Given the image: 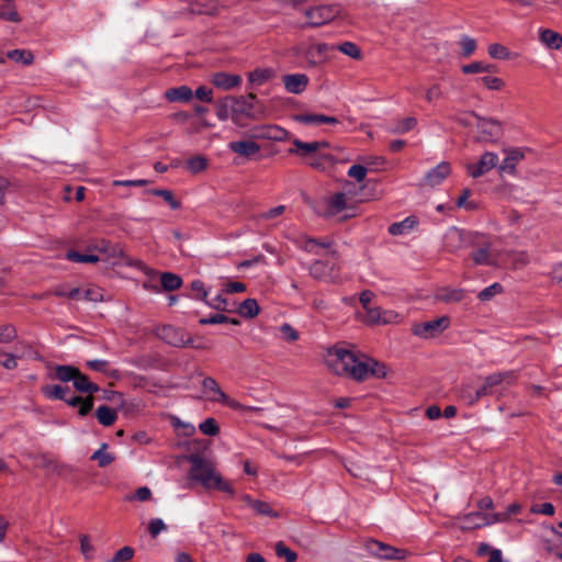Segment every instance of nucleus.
<instances>
[{
	"mask_svg": "<svg viewBox=\"0 0 562 562\" xmlns=\"http://www.w3.org/2000/svg\"><path fill=\"white\" fill-rule=\"evenodd\" d=\"M324 363L331 373L356 381H363L369 375L386 376L384 364L374 359L361 360L356 353H325Z\"/></svg>",
	"mask_w": 562,
	"mask_h": 562,
	"instance_id": "f257e3e1",
	"label": "nucleus"
},
{
	"mask_svg": "<svg viewBox=\"0 0 562 562\" xmlns=\"http://www.w3.org/2000/svg\"><path fill=\"white\" fill-rule=\"evenodd\" d=\"M188 460L191 463L189 471L190 480L198 482L206 490L214 488L231 495L235 494L231 483L225 481L217 471L214 461L200 454H191L188 457Z\"/></svg>",
	"mask_w": 562,
	"mask_h": 562,
	"instance_id": "f03ea898",
	"label": "nucleus"
},
{
	"mask_svg": "<svg viewBox=\"0 0 562 562\" xmlns=\"http://www.w3.org/2000/svg\"><path fill=\"white\" fill-rule=\"evenodd\" d=\"M330 52H334V45L328 43H299L291 48L292 55L304 60L310 68L327 63Z\"/></svg>",
	"mask_w": 562,
	"mask_h": 562,
	"instance_id": "7ed1b4c3",
	"label": "nucleus"
},
{
	"mask_svg": "<svg viewBox=\"0 0 562 562\" xmlns=\"http://www.w3.org/2000/svg\"><path fill=\"white\" fill-rule=\"evenodd\" d=\"M331 259L315 260L310 266V274L319 281L338 283L341 281L340 268L337 263L338 255L337 251H329Z\"/></svg>",
	"mask_w": 562,
	"mask_h": 562,
	"instance_id": "20e7f679",
	"label": "nucleus"
},
{
	"mask_svg": "<svg viewBox=\"0 0 562 562\" xmlns=\"http://www.w3.org/2000/svg\"><path fill=\"white\" fill-rule=\"evenodd\" d=\"M56 378L61 382L72 381L74 387L78 392L88 393V396H93V393L99 391L97 384L90 382L87 375L72 366H58L56 368Z\"/></svg>",
	"mask_w": 562,
	"mask_h": 562,
	"instance_id": "39448f33",
	"label": "nucleus"
},
{
	"mask_svg": "<svg viewBox=\"0 0 562 562\" xmlns=\"http://www.w3.org/2000/svg\"><path fill=\"white\" fill-rule=\"evenodd\" d=\"M340 14L339 5L337 4H321L304 10V15L307 22L304 27H319L330 23Z\"/></svg>",
	"mask_w": 562,
	"mask_h": 562,
	"instance_id": "423d86ee",
	"label": "nucleus"
},
{
	"mask_svg": "<svg viewBox=\"0 0 562 562\" xmlns=\"http://www.w3.org/2000/svg\"><path fill=\"white\" fill-rule=\"evenodd\" d=\"M362 323L369 326H380L397 324L401 322V315L392 310H383L379 306L368 308L364 314H359Z\"/></svg>",
	"mask_w": 562,
	"mask_h": 562,
	"instance_id": "0eeeda50",
	"label": "nucleus"
},
{
	"mask_svg": "<svg viewBox=\"0 0 562 562\" xmlns=\"http://www.w3.org/2000/svg\"><path fill=\"white\" fill-rule=\"evenodd\" d=\"M450 319L448 316H441L424 323L414 324L412 331L422 338H434L448 328Z\"/></svg>",
	"mask_w": 562,
	"mask_h": 562,
	"instance_id": "6e6552de",
	"label": "nucleus"
},
{
	"mask_svg": "<svg viewBox=\"0 0 562 562\" xmlns=\"http://www.w3.org/2000/svg\"><path fill=\"white\" fill-rule=\"evenodd\" d=\"M342 212H346L344 218L353 216V207L348 205V198L344 192L335 193L326 200V210L323 213L325 217L337 216Z\"/></svg>",
	"mask_w": 562,
	"mask_h": 562,
	"instance_id": "1a4fd4ad",
	"label": "nucleus"
},
{
	"mask_svg": "<svg viewBox=\"0 0 562 562\" xmlns=\"http://www.w3.org/2000/svg\"><path fill=\"white\" fill-rule=\"evenodd\" d=\"M498 165V156L493 151H485L476 164H468L467 171L470 177L479 178Z\"/></svg>",
	"mask_w": 562,
	"mask_h": 562,
	"instance_id": "9d476101",
	"label": "nucleus"
},
{
	"mask_svg": "<svg viewBox=\"0 0 562 562\" xmlns=\"http://www.w3.org/2000/svg\"><path fill=\"white\" fill-rule=\"evenodd\" d=\"M157 335L168 345L176 348L184 347L187 342L190 340L189 336L186 334L183 329L176 328L171 325H165L158 328Z\"/></svg>",
	"mask_w": 562,
	"mask_h": 562,
	"instance_id": "9b49d317",
	"label": "nucleus"
},
{
	"mask_svg": "<svg viewBox=\"0 0 562 562\" xmlns=\"http://www.w3.org/2000/svg\"><path fill=\"white\" fill-rule=\"evenodd\" d=\"M477 119L476 127L482 134L484 142H494L503 135L502 124L494 119H485L475 114Z\"/></svg>",
	"mask_w": 562,
	"mask_h": 562,
	"instance_id": "f8f14e48",
	"label": "nucleus"
},
{
	"mask_svg": "<svg viewBox=\"0 0 562 562\" xmlns=\"http://www.w3.org/2000/svg\"><path fill=\"white\" fill-rule=\"evenodd\" d=\"M367 547L372 554L383 559L403 560L408 555L406 550L396 549L376 540L369 541Z\"/></svg>",
	"mask_w": 562,
	"mask_h": 562,
	"instance_id": "ddd939ff",
	"label": "nucleus"
},
{
	"mask_svg": "<svg viewBox=\"0 0 562 562\" xmlns=\"http://www.w3.org/2000/svg\"><path fill=\"white\" fill-rule=\"evenodd\" d=\"M94 249L105 255V260L113 266L121 265L124 260V251L119 244L101 239L95 244Z\"/></svg>",
	"mask_w": 562,
	"mask_h": 562,
	"instance_id": "4468645a",
	"label": "nucleus"
},
{
	"mask_svg": "<svg viewBox=\"0 0 562 562\" xmlns=\"http://www.w3.org/2000/svg\"><path fill=\"white\" fill-rule=\"evenodd\" d=\"M450 173L451 165L448 161H441L426 173L424 184L429 187L439 186Z\"/></svg>",
	"mask_w": 562,
	"mask_h": 562,
	"instance_id": "2eb2a0df",
	"label": "nucleus"
},
{
	"mask_svg": "<svg viewBox=\"0 0 562 562\" xmlns=\"http://www.w3.org/2000/svg\"><path fill=\"white\" fill-rule=\"evenodd\" d=\"M282 82L288 92L300 94L307 88L310 79L305 74H291L284 75Z\"/></svg>",
	"mask_w": 562,
	"mask_h": 562,
	"instance_id": "dca6fc26",
	"label": "nucleus"
},
{
	"mask_svg": "<svg viewBox=\"0 0 562 562\" xmlns=\"http://www.w3.org/2000/svg\"><path fill=\"white\" fill-rule=\"evenodd\" d=\"M243 78L225 71H217L212 75L211 82L218 89L228 91L241 85Z\"/></svg>",
	"mask_w": 562,
	"mask_h": 562,
	"instance_id": "f3484780",
	"label": "nucleus"
},
{
	"mask_svg": "<svg viewBox=\"0 0 562 562\" xmlns=\"http://www.w3.org/2000/svg\"><path fill=\"white\" fill-rule=\"evenodd\" d=\"M228 148L233 153L248 159L258 155L261 149L260 145L254 140H234L228 143Z\"/></svg>",
	"mask_w": 562,
	"mask_h": 562,
	"instance_id": "a211bd4d",
	"label": "nucleus"
},
{
	"mask_svg": "<svg viewBox=\"0 0 562 562\" xmlns=\"http://www.w3.org/2000/svg\"><path fill=\"white\" fill-rule=\"evenodd\" d=\"M515 379L514 372L506 371L499 372L488 375L485 379L484 384L480 387L481 394L491 395L493 394V389L503 382L512 383Z\"/></svg>",
	"mask_w": 562,
	"mask_h": 562,
	"instance_id": "6ab92c4d",
	"label": "nucleus"
},
{
	"mask_svg": "<svg viewBox=\"0 0 562 562\" xmlns=\"http://www.w3.org/2000/svg\"><path fill=\"white\" fill-rule=\"evenodd\" d=\"M256 100V94L249 93L244 97H231V110L235 114L250 115L254 110V101Z\"/></svg>",
	"mask_w": 562,
	"mask_h": 562,
	"instance_id": "aec40b11",
	"label": "nucleus"
},
{
	"mask_svg": "<svg viewBox=\"0 0 562 562\" xmlns=\"http://www.w3.org/2000/svg\"><path fill=\"white\" fill-rule=\"evenodd\" d=\"M331 241L328 239H315L307 236H303L299 239V247L307 252L314 255H322L324 250L329 249Z\"/></svg>",
	"mask_w": 562,
	"mask_h": 562,
	"instance_id": "412c9836",
	"label": "nucleus"
},
{
	"mask_svg": "<svg viewBox=\"0 0 562 562\" xmlns=\"http://www.w3.org/2000/svg\"><path fill=\"white\" fill-rule=\"evenodd\" d=\"M461 528L463 530H472L488 526V514L481 512L470 513L460 518Z\"/></svg>",
	"mask_w": 562,
	"mask_h": 562,
	"instance_id": "4be33fe9",
	"label": "nucleus"
},
{
	"mask_svg": "<svg viewBox=\"0 0 562 562\" xmlns=\"http://www.w3.org/2000/svg\"><path fill=\"white\" fill-rule=\"evenodd\" d=\"M165 98L169 102H183L187 103L192 100L193 91L190 87L183 85L173 87L165 91Z\"/></svg>",
	"mask_w": 562,
	"mask_h": 562,
	"instance_id": "5701e85b",
	"label": "nucleus"
},
{
	"mask_svg": "<svg viewBox=\"0 0 562 562\" xmlns=\"http://www.w3.org/2000/svg\"><path fill=\"white\" fill-rule=\"evenodd\" d=\"M525 157L524 153L518 148H513L507 150V156L499 165L501 172H508L514 175L516 172L517 164L522 160Z\"/></svg>",
	"mask_w": 562,
	"mask_h": 562,
	"instance_id": "b1692460",
	"label": "nucleus"
},
{
	"mask_svg": "<svg viewBox=\"0 0 562 562\" xmlns=\"http://www.w3.org/2000/svg\"><path fill=\"white\" fill-rule=\"evenodd\" d=\"M255 136L272 140H283L286 137V131L276 125H266L257 127Z\"/></svg>",
	"mask_w": 562,
	"mask_h": 562,
	"instance_id": "393cba45",
	"label": "nucleus"
},
{
	"mask_svg": "<svg viewBox=\"0 0 562 562\" xmlns=\"http://www.w3.org/2000/svg\"><path fill=\"white\" fill-rule=\"evenodd\" d=\"M471 258L476 266H495L496 260L491 254V246L486 244L483 247L472 251Z\"/></svg>",
	"mask_w": 562,
	"mask_h": 562,
	"instance_id": "a878e982",
	"label": "nucleus"
},
{
	"mask_svg": "<svg viewBox=\"0 0 562 562\" xmlns=\"http://www.w3.org/2000/svg\"><path fill=\"white\" fill-rule=\"evenodd\" d=\"M202 387L207 400L211 402H220L221 398H225V393L213 378H205L202 382Z\"/></svg>",
	"mask_w": 562,
	"mask_h": 562,
	"instance_id": "bb28decb",
	"label": "nucleus"
},
{
	"mask_svg": "<svg viewBox=\"0 0 562 562\" xmlns=\"http://www.w3.org/2000/svg\"><path fill=\"white\" fill-rule=\"evenodd\" d=\"M294 148L289 149V154H295L302 157H312L318 154L317 142H303L301 139L293 140Z\"/></svg>",
	"mask_w": 562,
	"mask_h": 562,
	"instance_id": "cd10ccee",
	"label": "nucleus"
},
{
	"mask_svg": "<svg viewBox=\"0 0 562 562\" xmlns=\"http://www.w3.org/2000/svg\"><path fill=\"white\" fill-rule=\"evenodd\" d=\"M464 296L465 291L463 289H456L449 286L441 288L437 293V300L445 303L460 302L464 299Z\"/></svg>",
	"mask_w": 562,
	"mask_h": 562,
	"instance_id": "c85d7f7f",
	"label": "nucleus"
},
{
	"mask_svg": "<svg viewBox=\"0 0 562 562\" xmlns=\"http://www.w3.org/2000/svg\"><path fill=\"white\" fill-rule=\"evenodd\" d=\"M65 402L71 407H79V415L86 416L93 407L94 397L87 396L86 398H83L81 396H67Z\"/></svg>",
	"mask_w": 562,
	"mask_h": 562,
	"instance_id": "c756f323",
	"label": "nucleus"
},
{
	"mask_svg": "<svg viewBox=\"0 0 562 562\" xmlns=\"http://www.w3.org/2000/svg\"><path fill=\"white\" fill-rule=\"evenodd\" d=\"M540 41L550 49H559L562 47V35L550 29L540 31Z\"/></svg>",
	"mask_w": 562,
	"mask_h": 562,
	"instance_id": "7c9ffc66",
	"label": "nucleus"
},
{
	"mask_svg": "<svg viewBox=\"0 0 562 562\" xmlns=\"http://www.w3.org/2000/svg\"><path fill=\"white\" fill-rule=\"evenodd\" d=\"M418 223L415 216H408L401 222H396L390 225L389 233L393 236H398L411 232L414 226Z\"/></svg>",
	"mask_w": 562,
	"mask_h": 562,
	"instance_id": "2f4dec72",
	"label": "nucleus"
},
{
	"mask_svg": "<svg viewBox=\"0 0 562 562\" xmlns=\"http://www.w3.org/2000/svg\"><path fill=\"white\" fill-rule=\"evenodd\" d=\"M95 416L98 422L105 427L113 425L117 418L116 412L106 405L98 407Z\"/></svg>",
	"mask_w": 562,
	"mask_h": 562,
	"instance_id": "473e14b6",
	"label": "nucleus"
},
{
	"mask_svg": "<svg viewBox=\"0 0 562 562\" xmlns=\"http://www.w3.org/2000/svg\"><path fill=\"white\" fill-rule=\"evenodd\" d=\"M69 391L70 390L68 386H61L58 384L45 385L42 389L44 396H46L47 398L60 401H66Z\"/></svg>",
	"mask_w": 562,
	"mask_h": 562,
	"instance_id": "72a5a7b5",
	"label": "nucleus"
},
{
	"mask_svg": "<svg viewBox=\"0 0 562 562\" xmlns=\"http://www.w3.org/2000/svg\"><path fill=\"white\" fill-rule=\"evenodd\" d=\"M147 193L162 198L164 201L168 203L172 210H179L181 207V202L175 198L171 190L150 189L147 191Z\"/></svg>",
	"mask_w": 562,
	"mask_h": 562,
	"instance_id": "f704fd0d",
	"label": "nucleus"
},
{
	"mask_svg": "<svg viewBox=\"0 0 562 562\" xmlns=\"http://www.w3.org/2000/svg\"><path fill=\"white\" fill-rule=\"evenodd\" d=\"M334 50H338L356 60L362 58L361 49L352 42H344L341 44L334 45Z\"/></svg>",
	"mask_w": 562,
	"mask_h": 562,
	"instance_id": "c9c22d12",
	"label": "nucleus"
},
{
	"mask_svg": "<svg viewBox=\"0 0 562 562\" xmlns=\"http://www.w3.org/2000/svg\"><path fill=\"white\" fill-rule=\"evenodd\" d=\"M245 501L248 505L258 514L262 516L277 517V513L273 512L271 506L262 501L251 499L249 496H245Z\"/></svg>",
	"mask_w": 562,
	"mask_h": 562,
	"instance_id": "e433bc0d",
	"label": "nucleus"
},
{
	"mask_svg": "<svg viewBox=\"0 0 562 562\" xmlns=\"http://www.w3.org/2000/svg\"><path fill=\"white\" fill-rule=\"evenodd\" d=\"M463 74H479V72H494L496 70V66L493 64H484L482 61H473L468 65H463L461 68Z\"/></svg>",
	"mask_w": 562,
	"mask_h": 562,
	"instance_id": "4c0bfd02",
	"label": "nucleus"
},
{
	"mask_svg": "<svg viewBox=\"0 0 562 562\" xmlns=\"http://www.w3.org/2000/svg\"><path fill=\"white\" fill-rule=\"evenodd\" d=\"M7 57L15 63L22 65H31L34 61V56L30 50L26 49H12L8 52Z\"/></svg>",
	"mask_w": 562,
	"mask_h": 562,
	"instance_id": "58836bf2",
	"label": "nucleus"
},
{
	"mask_svg": "<svg viewBox=\"0 0 562 562\" xmlns=\"http://www.w3.org/2000/svg\"><path fill=\"white\" fill-rule=\"evenodd\" d=\"M108 443H102L101 447L91 456V460L98 462L100 468L108 467L114 461V456L106 452Z\"/></svg>",
	"mask_w": 562,
	"mask_h": 562,
	"instance_id": "ea45409f",
	"label": "nucleus"
},
{
	"mask_svg": "<svg viewBox=\"0 0 562 562\" xmlns=\"http://www.w3.org/2000/svg\"><path fill=\"white\" fill-rule=\"evenodd\" d=\"M259 305L255 299L245 300L238 308V313L247 318H252L259 314Z\"/></svg>",
	"mask_w": 562,
	"mask_h": 562,
	"instance_id": "a19ab883",
	"label": "nucleus"
},
{
	"mask_svg": "<svg viewBox=\"0 0 562 562\" xmlns=\"http://www.w3.org/2000/svg\"><path fill=\"white\" fill-rule=\"evenodd\" d=\"M161 286L166 291H175L182 284V280L179 276L171 272H164L160 277Z\"/></svg>",
	"mask_w": 562,
	"mask_h": 562,
	"instance_id": "79ce46f5",
	"label": "nucleus"
},
{
	"mask_svg": "<svg viewBox=\"0 0 562 562\" xmlns=\"http://www.w3.org/2000/svg\"><path fill=\"white\" fill-rule=\"evenodd\" d=\"M0 20L14 23L21 22V16L12 3H3L0 5Z\"/></svg>",
	"mask_w": 562,
	"mask_h": 562,
	"instance_id": "37998d69",
	"label": "nucleus"
},
{
	"mask_svg": "<svg viewBox=\"0 0 562 562\" xmlns=\"http://www.w3.org/2000/svg\"><path fill=\"white\" fill-rule=\"evenodd\" d=\"M200 324L202 325H216V324H232L239 325L240 321L238 318H231L224 314H214L210 317L201 318Z\"/></svg>",
	"mask_w": 562,
	"mask_h": 562,
	"instance_id": "c03bdc74",
	"label": "nucleus"
},
{
	"mask_svg": "<svg viewBox=\"0 0 562 562\" xmlns=\"http://www.w3.org/2000/svg\"><path fill=\"white\" fill-rule=\"evenodd\" d=\"M485 394H481L480 387L474 390L472 386L467 385L460 390V398L468 405H473Z\"/></svg>",
	"mask_w": 562,
	"mask_h": 562,
	"instance_id": "a18cd8bd",
	"label": "nucleus"
},
{
	"mask_svg": "<svg viewBox=\"0 0 562 562\" xmlns=\"http://www.w3.org/2000/svg\"><path fill=\"white\" fill-rule=\"evenodd\" d=\"M66 259L72 262H81V263H95L100 261V257L97 255H85L80 254L76 250H69L66 254Z\"/></svg>",
	"mask_w": 562,
	"mask_h": 562,
	"instance_id": "49530a36",
	"label": "nucleus"
},
{
	"mask_svg": "<svg viewBox=\"0 0 562 562\" xmlns=\"http://www.w3.org/2000/svg\"><path fill=\"white\" fill-rule=\"evenodd\" d=\"M417 124V120L413 116L402 119L397 121L392 128V133L394 134H405L412 131Z\"/></svg>",
	"mask_w": 562,
	"mask_h": 562,
	"instance_id": "de8ad7c7",
	"label": "nucleus"
},
{
	"mask_svg": "<svg viewBox=\"0 0 562 562\" xmlns=\"http://www.w3.org/2000/svg\"><path fill=\"white\" fill-rule=\"evenodd\" d=\"M271 77L270 69H261L257 68L254 71L249 72L248 80L250 83L256 86H261Z\"/></svg>",
	"mask_w": 562,
	"mask_h": 562,
	"instance_id": "09e8293b",
	"label": "nucleus"
},
{
	"mask_svg": "<svg viewBox=\"0 0 562 562\" xmlns=\"http://www.w3.org/2000/svg\"><path fill=\"white\" fill-rule=\"evenodd\" d=\"M333 160H334V158L331 155L325 154V153H318L311 157L308 165L314 169L324 170L326 167V164H330V162H333Z\"/></svg>",
	"mask_w": 562,
	"mask_h": 562,
	"instance_id": "8fccbe9b",
	"label": "nucleus"
},
{
	"mask_svg": "<svg viewBox=\"0 0 562 562\" xmlns=\"http://www.w3.org/2000/svg\"><path fill=\"white\" fill-rule=\"evenodd\" d=\"M186 167L191 173H199L206 169L207 160L203 156H195L187 161Z\"/></svg>",
	"mask_w": 562,
	"mask_h": 562,
	"instance_id": "3c124183",
	"label": "nucleus"
},
{
	"mask_svg": "<svg viewBox=\"0 0 562 562\" xmlns=\"http://www.w3.org/2000/svg\"><path fill=\"white\" fill-rule=\"evenodd\" d=\"M294 120L301 124L305 125H319L323 124V114L315 113H303L296 114Z\"/></svg>",
	"mask_w": 562,
	"mask_h": 562,
	"instance_id": "603ef678",
	"label": "nucleus"
},
{
	"mask_svg": "<svg viewBox=\"0 0 562 562\" xmlns=\"http://www.w3.org/2000/svg\"><path fill=\"white\" fill-rule=\"evenodd\" d=\"M459 45L462 49L463 57H470L477 47L476 41L468 35H463L460 38Z\"/></svg>",
	"mask_w": 562,
	"mask_h": 562,
	"instance_id": "864d4df0",
	"label": "nucleus"
},
{
	"mask_svg": "<svg viewBox=\"0 0 562 562\" xmlns=\"http://www.w3.org/2000/svg\"><path fill=\"white\" fill-rule=\"evenodd\" d=\"M487 50L492 58L501 60L508 59L510 55L508 48L498 43L491 44Z\"/></svg>",
	"mask_w": 562,
	"mask_h": 562,
	"instance_id": "5fc2aeb1",
	"label": "nucleus"
},
{
	"mask_svg": "<svg viewBox=\"0 0 562 562\" xmlns=\"http://www.w3.org/2000/svg\"><path fill=\"white\" fill-rule=\"evenodd\" d=\"M276 553L278 557L284 558L286 562H295L297 559V554L282 541L276 543Z\"/></svg>",
	"mask_w": 562,
	"mask_h": 562,
	"instance_id": "6e6d98bb",
	"label": "nucleus"
},
{
	"mask_svg": "<svg viewBox=\"0 0 562 562\" xmlns=\"http://www.w3.org/2000/svg\"><path fill=\"white\" fill-rule=\"evenodd\" d=\"M488 90L499 91L505 87V82L502 78L484 76L479 79Z\"/></svg>",
	"mask_w": 562,
	"mask_h": 562,
	"instance_id": "4d7b16f0",
	"label": "nucleus"
},
{
	"mask_svg": "<svg viewBox=\"0 0 562 562\" xmlns=\"http://www.w3.org/2000/svg\"><path fill=\"white\" fill-rule=\"evenodd\" d=\"M202 434L207 436H216L220 432V427L216 420L212 417L206 418L199 426Z\"/></svg>",
	"mask_w": 562,
	"mask_h": 562,
	"instance_id": "13d9d810",
	"label": "nucleus"
},
{
	"mask_svg": "<svg viewBox=\"0 0 562 562\" xmlns=\"http://www.w3.org/2000/svg\"><path fill=\"white\" fill-rule=\"evenodd\" d=\"M218 403H223L233 409H239L243 412H260L261 411L260 407L241 405L237 401L229 398L226 394H225V398H221V401Z\"/></svg>",
	"mask_w": 562,
	"mask_h": 562,
	"instance_id": "bf43d9fd",
	"label": "nucleus"
},
{
	"mask_svg": "<svg viewBox=\"0 0 562 562\" xmlns=\"http://www.w3.org/2000/svg\"><path fill=\"white\" fill-rule=\"evenodd\" d=\"M503 292V286L499 284V283H493L492 285L483 289L479 294H477V297L481 300V301H488L491 300L494 295L498 294V293H502Z\"/></svg>",
	"mask_w": 562,
	"mask_h": 562,
	"instance_id": "052dcab7",
	"label": "nucleus"
},
{
	"mask_svg": "<svg viewBox=\"0 0 562 562\" xmlns=\"http://www.w3.org/2000/svg\"><path fill=\"white\" fill-rule=\"evenodd\" d=\"M147 528L153 538H156L160 532L167 530L166 524L160 518L150 519Z\"/></svg>",
	"mask_w": 562,
	"mask_h": 562,
	"instance_id": "680f3d73",
	"label": "nucleus"
},
{
	"mask_svg": "<svg viewBox=\"0 0 562 562\" xmlns=\"http://www.w3.org/2000/svg\"><path fill=\"white\" fill-rule=\"evenodd\" d=\"M80 551L87 560L92 559L94 547L87 535L80 536Z\"/></svg>",
	"mask_w": 562,
	"mask_h": 562,
	"instance_id": "e2e57ef3",
	"label": "nucleus"
},
{
	"mask_svg": "<svg viewBox=\"0 0 562 562\" xmlns=\"http://www.w3.org/2000/svg\"><path fill=\"white\" fill-rule=\"evenodd\" d=\"M134 557V549L131 547L121 548L109 562H125Z\"/></svg>",
	"mask_w": 562,
	"mask_h": 562,
	"instance_id": "0e129e2a",
	"label": "nucleus"
},
{
	"mask_svg": "<svg viewBox=\"0 0 562 562\" xmlns=\"http://www.w3.org/2000/svg\"><path fill=\"white\" fill-rule=\"evenodd\" d=\"M102 290L97 286L88 288L83 290L82 293V300L85 301L99 302L102 300Z\"/></svg>",
	"mask_w": 562,
	"mask_h": 562,
	"instance_id": "69168bd1",
	"label": "nucleus"
},
{
	"mask_svg": "<svg viewBox=\"0 0 562 562\" xmlns=\"http://www.w3.org/2000/svg\"><path fill=\"white\" fill-rule=\"evenodd\" d=\"M367 172L368 170L364 166L356 164L349 168L348 176L361 182L364 180Z\"/></svg>",
	"mask_w": 562,
	"mask_h": 562,
	"instance_id": "338daca9",
	"label": "nucleus"
},
{
	"mask_svg": "<svg viewBox=\"0 0 562 562\" xmlns=\"http://www.w3.org/2000/svg\"><path fill=\"white\" fill-rule=\"evenodd\" d=\"M280 333L286 341H295L299 338V331L289 324L281 325Z\"/></svg>",
	"mask_w": 562,
	"mask_h": 562,
	"instance_id": "774afa93",
	"label": "nucleus"
}]
</instances>
